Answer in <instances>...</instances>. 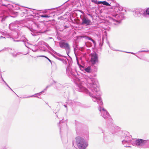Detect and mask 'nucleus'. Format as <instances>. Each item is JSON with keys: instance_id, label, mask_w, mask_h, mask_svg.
<instances>
[{"instance_id": "nucleus-15", "label": "nucleus", "mask_w": 149, "mask_h": 149, "mask_svg": "<svg viewBox=\"0 0 149 149\" xmlns=\"http://www.w3.org/2000/svg\"><path fill=\"white\" fill-rule=\"evenodd\" d=\"M134 12L135 13L134 14V15L135 17H140L141 16L139 8L136 9Z\"/></svg>"}, {"instance_id": "nucleus-18", "label": "nucleus", "mask_w": 149, "mask_h": 149, "mask_svg": "<svg viewBox=\"0 0 149 149\" xmlns=\"http://www.w3.org/2000/svg\"><path fill=\"white\" fill-rule=\"evenodd\" d=\"M123 10V8L120 7H116L115 8V11L119 13Z\"/></svg>"}, {"instance_id": "nucleus-39", "label": "nucleus", "mask_w": 149, "mask_h": 149, "mask_svg": "<svg viewBox=\"0 0 149 149\" xmlns=\"http://www.w3.org/2000/svg\"><path fill=\"white\" fill-rule=\"evenodd\" d=\"M16 54H17V55H19V54H20L21 53H20V52H18V53H16Z\"/></svg>"}, {"instance_id": "nucleus-51", "label": "nucleus", "mask_w": 149, "mask_h": 149, "mask_svg": "<svg viewBox=\"0 0 149 149\" xmlns=\"http://www.w3.org/2000/svg\"><path fill=\"white\" fill-rule=\"evenodd\" d=\"M15 16H12L13 17H15Z\"/></svg>"}, {"instance_id": "nucleus-54", "label": "nucleus", "mask_w": 149, "mask_h": 149, "mask_svg": "<svg viewBox=\"0 0 149 149\" xmlns=\"http://www.w3.org/2000/svg\"><path fill=\"white\" fill-rule=\"evenodd\" d=\"M31 33V34H32H32V33Z\"/></svg>"}, {"instance_id": "nucleus-32", "label": "nucleus", "mask_w": 149, "mask_h": 149, "mask_svg": "<svg viewBox=\"0 0 149 149\" xmlns=\"http://www.w3.org/2000/svg\"><path fill=\"white\" fill-rule=\"evenodd\" d=\"M13 14L15 15L16 16L18 15V13L17 12H14L13 13Z\"/></svg>"}, {"instance_id": "nucleus-35", "label": "nucleus", "mask_w": 149, "mask_h": 149, "mask_svg": "<svg viewBox=\"0 0 149 149\" xmlns=\"http://www.w3.org/2000/svg\"><path fill=\"white\" fill-rule=\"evenodd\" d=\"M95 69L94 70V71L95 72H97V67H95Z\"/></svg>"}, {"instance_id": "nucleus-50", "label": "nucleus", "mask_w": 149, "mask_h": 149, "mask_svg": "<svg viewBox=\"0 0 149 149\" xmlns=\"http://www.w3.org/2000/svg\"><path fill=\"white\" fill-rule=\"evenodd\" d=\"M45 13V12H42V13Z\"/></svg>"}, {"instance_id": "nucleus-10", "label": "nucleus", "mask_w": 149, "mask_h": 149, "mask_svg": "<svg viewBox=\"0 0 149 149\" xmlns=\"http://www.w3.org/2000/svg\"><path fill=\"white\" fill-rule=\"evenodd\" d=\"M20 25V23L19 21H15L9 24V28L10 30H13L15 29H17V28L19 27Z\"/></svg>"}, {"instance_id": "nucleus-38", "label": "nucleus", "mask_w": 149, "mask_h": 149, "mask_svg": "<svg viewBox=\"0 0 149 149\" xmlns=\"http://www.w3.org/2000/svg\"><path fill=\"white\" fill-rule=\"evenodd\" d=\"M31 50L33 52H36V51H37V50H33V49H31Z\"/></svg>"}, {"instance_id": "nucleus-5", "label": "nucleus", "mask_w": 149, "mask_h": 149, "mask_svg": "<svg viewBox=\"0 0 149 149\" xmlns=\"http://www.w3.org/2000/svg\"><path fill=\"white\" fill-rule=\"evenodd\" d=\"M135 142L134 146L141 148H149V139H137L135 140Z\"/></svg>"}, {"instance_id": "nucleus-52", "label": "nucleus", "mask_w": 149, "mask_h": 149, "mask_svg": "<svg viewBox=\"0 0 149 149\" xmlns=\"http://www.w3.org/2000/svg\"><path fill=\"white\" fill-rule=\"evenodd\" d=\"M136 56L138 57V56H137V55H136Z\"/></svg>"}, {"instance_id": "nucleus-40", "label": "nucleus", "mask_w": 149, "mask_h": 149, "mask_svg": "<svg viewBox=\"0 0 149 149\" xmlns=\"http://www.w3.org/2000/svg\"><path fill=\"white\" fill-rule=\"evenodd\" d=\"M77 63H78V64L79 65V67H80V68L81 67H82V66L81 65H79V63H78V62H77Z\"/></svg>"}, {"instance_id": "nucleus-47", "label": "nucleus", "mask_w": 149, "mask_h": 149, "mask_svg": "<svg viewBox=\"0 0 149 149\" xmlns=\"http://www.w3.org/2000/svg\"><path fill=\"white\" fill-rule=\"evenodd\" d=\"M108 1H113V0H107Z\"/></svg>"}, {"instance_id": "nucleus-2", "label": "nucleus", "mask_w": 149, "mask_h": 149, "mask_svg": "<svg viewBox=\"0 0 149 149\" xmlns=\"http://www.w3.org/2000/svg\"><path fill=\"white\" fill-rule=\"evenodd\" d=\"M74 147L79 149H86L88 145V143L82 137L77 136L73 142Z\"/></svg>"}, {"instance_id": "nucleus-6", "label": "nucleus", "mask_w": 149, "mask_h": 149, "mask_svg": "<svg viewBox=\"0 0 149 149\" xmlns=\"http://www.w3.org/2000/svg\"><path fill=\"white\" fill-rule=\"evenodd\" d=\"M59 45L61 48L64 49L66 50L67 54L68 55L70 52V48L68 43L64 41H62L59 43Z\"/></svg>"}, {"instance_id": "nucleus-17", "label": "nucleus", "mask_w": 149, "mask_h": 149, "mask_svg": "<svg viewBox=\"0 0 149 149\" xmlns=\"http://www.w3.org/2000/svg\"><path fill=\"white\" fill-rule=\"evenodd\" d=\"M102 3L103 5H105L106 6H110V4L108 3V2H107V1H99V3Z\"/></svg>"}, {"instance_id": "nucleus-12", "label": "nucleus", "mask_w": 149, "mask_h": 149, "mask_svg": "<svg viewBox=\"0 0 149 149\" xmlns=\"http://www.w3.org/2000/svg\"><path fill=\"white\" fill-rule=\"evenodd\" d=\"M50 86V85H48L47 86H46V87L45 88V89H44V91H42L38 93H36V94L31 95L30 96H28L27 97H26V98L28 97H38V96H39L42 93L44 92V91H46L47 89Z\"/></svg>"}, {"instance_id": "nucleus-23", "label": "nucleus", "mask_w": 149, "mask_h": 149, "mask_svg": "<svg viewBox=\"0 0 149 149\" xmlns=\"http://www.w3.org/2000/svg\"><path fill=\"white\" fill-rule=\"evenodd\" d=\"M91 1L92 2H93V3H95L97 4H100V3H98L99 1L97 2V1L96 0H91Z\"/></svg>"}, {"instance_id": "nucleus-33", "label": "nucleus", "mask_w": 149, "mask_h": 149, "mask_svg": "<svg viewBox=\"0 0 149 149\" xmlns=\"http://www.w3.org/2000/svg\"><path fill=\"white\" fill-rule=\"evenodd\" d=\"M125 52V53H131V54H134V55L135 54L134 53H133V52Z\"/></svg>"}, {"instance_id": "nucleus-46", "label": "nucleus", "mask_w": 149, "mask_h": 149, "mask_svg": "<svg viewBox=\"0 0 149 149\" xmlns=\"http://www.w3.org/2000/svg\"><path fill=\"white\" fill-rule=\"evenodd\" d=\"M15 41H16V42H19V40H15Z\"/></svg>"}, {"instance_id": "nucleus-45", "label": "nucleus", "mask_w": 149, "mask_h": 149, "mask_svg": "<svg viewBox=\"0 0 149 149\" xmlns=\"http://www.w3.org/2000/svg\"><path fill=\"white\" fill-rule=\"evenodd\" d=\"M65 28H68V27H67V26H65Z\"/></svg>"}, {"instance_id": "nucleus-19", "label": "nucleus", "mask_w": 149, "mask_h": 149, "mask_svg": "<svg viewBox=\"0 0 149 149\" xmlns=\"http://www.w3.org/2000/svg\"><path fill=\"white\" fill-rule=\"evenodd\" d=\"M123 10V8L120 7H116L115 8V11L119 13Z\"/></svg>"}, {"instance_id": "nucleus-21", "label": "nucleus", "mask_w": 149, "mask_h": 149, "mask_svg": "<svg viewBox=\"0 0 149 149\" xmlns=\"http://www.w3.org/2000/svg\"><path fill=\"white\" fill-rule=\"evenodd\" d=\"M84 70L86 72L88 73L90 72L91 71V68L90 67H88L87 68H85Z\"/></svg>"}, {"instance_id": "nucleus-16", "label": "nucleus", "mask_w": 149, "mask_h": 149, "mask_svg": "<svg viewBox=\"0 0 149 149\" xmlns=\"http://www.w3.org/2000/svg\"><path fill=\"white\" fill-rule=\"evenodd\" d=\"M77 104L76 102L74 101H72L71 100H69L68 102V104L71 107H72L73 106L76 105Z\"/></svg>"}, {"instance_id": "nucleus-29", "label": "nucleus", "mask_w": 149, "mask_h": 149, "mask_svg": "<svg viewBox=\"0 0 149 149\" xmlns=\"http://www.w3.org/2000/svg\"><path fill=\"white\" fill-rule=\"evenodd\" d=\"M4 83H5V84L13 92H14L15 94V93L14 92V91L11 89V88L4 81Z\"/></svg>"}, {"instance_id": "nucleus-24", "label": "nucleus", "mask_w": 149, "mask_h": 149, "mask_svg": "<svg viewBox=\"0 0 149 149\" xmlns=\"http://www.w3.org/2000/svg\"><path fill=\"white\" fill-rule=\"evenodd\" d=\"M88 39L89 40L93 42V44L95 45V44H96L95 42V41L92 38H89V37L88 38Z\"/></svg>"}, {"instance_id": "nucleus-4", "label": "nucleus", "mask_w": 149, "mask_h": 149, "mask_svg": "<svg viewBox=\"0 0 149 149\" xmlns=\"http://www.w3.org/2000/svg\"><path fill=\"white\" fill-rule=\"evenodd\" d=\"M121 138L124 139L122 141V144L125 147H130V142L132 141V139L129 133L127 132H124V133H122Z\"/></svg>"}, {"instance_id": "nucleus-20", "label": "nucleus", "mask_w": 149, "mask_h": 149, "mask_svg": "<svg viewBox=\"0 0 149 149\" xmlns=\"http://www.w3.org/2000/svg\"><path fill=\"white\" fill-rule=\"evenodd\" d=\"M58 60L61 61H62L64 64H67V61H66V60H65L63 58H58V57H55Z\"/></svg>"}, {"instance_id": "nucleus-1", "label": "nucleus", "mask_w": 149, "mask_h": 149, "mask_svg": "<svg viewBox=\"0 0 149 149\" xmlns=\"http://www.w3.org/2000/svg\"><path fill=\"white\" fill-rule=\"evenodd\" d=\"M85 83L80 79H77L75 81L76 89L79 91L84 92L92 97L94 102H97L99 104L98 109L102 117L105 119L109 118L110 116L109 113L101 106L102 105V99L100 97V91L98 82L94 79L88 78L85 79Z\"/></svg>"}, {"instance_id": "nucleus-31", "label": "nucleus", "mask_w": 149, "mask_h": 149, "mask_svg": "<svg viewBox=\"0 0 149 149\" xmlns=\"http://www.w3.org/2000/svg\"><path fill=\"white\" fill-rule=\"evenodd\" d=\"M22 38H24V39L23 40V41L24 42L26 41L27 40L26 39V38H25L24 37V36H22Z\"/></svg>"}, {"instance_id": "nucleus-9", "label": "nucleus", "mask_w": 149, "mask_h": 149, "mask_svg": "<svg viewBox=\"0 0 149 149\" xmlns=\"http://www.w3.org/2000/svg\"><path fill=\"white\" fill-rule=\"evenodd\" d=\"M91 61L92 65L98 63V56L96 53H94L92 55Z\"/></svg>"}, {"instance_id": "nucleus-44", "label": "nucleus", "mask_w": 149, "mask_h": 149, "mask_svg": "<svg viewBox=\"0 0 149 149\" xmlns=\"http://www.w3.org/2000/svg\"><path fill=\"white\" fill-rule=\"evenodd\" d=\"M0 38H4V37H3V36H1V37H0Z\"/></svg>"}, {"instance_id": "nucleus-11", "label": "nucleus", "mask_w": 149, "mask_h": 149, "mask_svg": "<svg viewBox=\"0 0 149 149\" xmlns=\"http://www.w3.org/2000/svg\"><path fill=\"white\" fill-rule=\"evenodd\" d=\"M39 26L36 23H33L32 24V27L30 29L31 31L36 32L38 30Z\"/></svg>"}, {"instance_id": "nucleus-30", "label": "nucleus", "mask_w": 149, "mask_h": 149, "mask_svg": "<svg viewBox=\"0 0 149 149\" xmlns=\"http://www.w3.org/2000/svg\"><path fill=\"white\" fill-rule=\"evenodd\" d=\"M149 52V50H147V51H146V50H142V51H140L139 52Z\"/></svg>"}, {"instance_id": "nucleus-22", "label": "nucleus", "mask_w": 149, "mask_h": 149, "mask_svg": "<svg viewBox=\"0 0 149 149\" xmlns=\"http://www.w3.org/2000/svg\"><path fill=\"white\" fill-rule=\"evenodd\" d=\"M40 16L41 17L49 18L50 17V16H49L48 15H40Z\"/></svg>"}, {"instance_id": "nucleus-37", "label": "nucleus", "mask_w": 149, "mask_h": 149, "mask_svg": "<svg viewBox=\"0 0 149 149\" xmlns=\"http://www.w3.org/2000/svg\"><path fill=\"white\" fill-rule=\"evenodd\" d=\"M56 54L58 56H61V54Z\"/></svg>"}, {"instance_id": "nucleus-7", "label": "nucleus", "mask_w": 149, "mask_h": 149, "mask_svg": "<svg viewBox=\"0 0 149 149\" xmlns=\"http://www.w3.org/2000/svg\"><path fill=\"white\" fill-rule=\"evenodd\" d=\"M120 130V128L118 126L113 125L111 126L110 128V131L113 134H116L118 132L122 134V133H124V132H122Z\"/></svg>"}, {"instance_id": "nucleus-8", "label": "nucleus", "mask_w": 149, "mask_h": 149, "mask_svg": "<svg viewBox=\"0 0 149 149\" xmlns=\"http://www.w3.org/2000/svg\"><path fill=\"white\" fill-rule=\"evenodd\" d=\"M81 19L82 20L81 25H85L86 26L91 25V21L87 17L83 16L81 18Z\"/></svg>"}, {"instance_id": "nucleus-14", "label": "nucleus", "mask_w": 149, "mask_h": 149, "mask_svg": "<svg viewBox=\"0 0 149 149\" xmlns=\"http://www.w3.org/2000/svg\"><path fill=\"white\" fill-rule=\"evenodd\" d=\"M140 14L142 15L144 17H147L146 12V9H143L141 8H139Z\"/></svg>"}, {"instance_id": "nucleus-13", "label": "nucleus", "mask_w": 149, "mask_h": 149, "mask_svg": "<svg viewBox=\"0 0 149 149\" xmlns=\"http://www.w3.org/2000/svg\"><path fill=\"white\" fill-rule=\"evenodd\" d=\"M66 72L69 74L70 73L72 75H74V71H75V70H72V69L70 67V65L69 64L66 68Z\"/></svg>"}, {"instance_id": "nucleus-43", "label": "nucleus", "mask_w": 149, "mask_h": 149, "mask_svg": "<svg viewBox=\"0 0 149 149\" xmlns=\"http://www.w3.org/2000/svg\"><path fill=\"white\" fill-rule=\"evenodd\" d=\"M88 15H89V16H91V17H92V15H91V14H88Z\"/></svg>"}, {"instance_id": "nucleus-41", "label": "nucleus", "mask_w": 149, "mask_h": 149, "mask_svg": "<svg viewBox=\"0 0 149 149\" xmlns=\"http://www.w3.org/2000/svg\"><path fill=\"white\" fill-rule=\"evenodd\" d=\"M9 5V4H8V5H5V4H3V5L4 6H7Z\"/></svg>"}, {"instance_id": "nucleus-42", "label": "nucleus", "mask_w": 149, "mask_h": 149, "mask_svg": "<svg viewBox=\"0 0 149 149\" xmlns=\"http://www.w3.org/2000/svg\"><path fill=\"white\" fill-rule=\"evenodd\" d=\"M3 149H6V146L4 147Z\"/></svg>"}, {"instance_id": "nucleus-36", "label": "nucleus", "mask_w": 149, "mask_h": 149, "mask_svg": "<svg viewBox=\"0 0 149 149\" xmlns=\"http://www.w3.org/2000/svg\"><path fill=\"white\" fill-rule=\"evenodd\" d=\"M44 43V42L43 41H41V42H39L40 44H43Z\"/></svg>"}, {"instance_id": "nucleus-34", "label": "nucleus", "mask_w": 149, "mask_h": 149, "mask_svg": "<svg viewBox=\"0 0 149 149\" xmlns=\"http://www.w3.org/2000/svg\"><path fill=\"white\" fill-rule=\"evenodd\" d=\"M0 75L1 76V79L4 82V81H4V80L3 78L2 77V75L1 74H0Z\"/></svg>"}, {"instance_id": "nucleus-48", "label": "nucleus", "mask_w": 149, "mask_h": 149, "mask_svg": "<svg viewBox=\"0 0 149 149\" xmlns=\"http://www.w3.org/2000/svg\"><path fill=\"white\" fill-rule=\"evenodd\" d=\"M64 106L65 107H67V106L66 105H64Z\"/></svg>"}, {"instance_id": "nucleus-26", "label": "nucleus", "mask_w": 149, "mask_h": 149, "mask_svg": "<svg viewBox=\"0 0 149 149\" xmlns=\"http://www.w3.org/2000/svg\"><path fill=\"white\" fill-rule=\"evenodd\" d=\"M39 56V57H45V58H46L47 59V60L51 63V60L49 59L48 58H47V57L46 56H43V55H42V56Z\"/></svg>"}, {"instance_id": "nucleus-25", "label": "nucleus", "mask_w": 149, "mask_h": 149, "mask_svg": "<svg viewBox=\"0 0 149 149\" xmlns=\"http://www.w3.org/2000/svg\"><path fill=\"white\" fill-rule=\"evenodd\" d=\"M88 39L89 40L93 42V44L95 45V44H96L95 42V41L92 38H89V37L88 38Z\"/></svg>"}, {"instance_id": "nucleus-49", "label": "nucleus", "mask_w": 149, "mask_h": 149, "mask_svg": "<svg viewBox=\"0 0 149 149\" xmlns=\"http://www.w3.org/2000/svg\"><path fill=\"white\" fill-rule=\"evenodd\" d=\"M61 121H60V122H59L60 123H61Z\"/></svg>"}, {"instance_id": "nucleus-28", "label": "nucleus", "mask_w": 149, "mask_h": 149, "mask_svg": "<svg viewBox=\"0 0 149 149\" xmlns=\"http://www.w3.org/2000/svg\"><path fill=\"white\" fill-rule=\"evenodd\" d=\"M14 57H16L17 56V54H16V53H13L11 54Z\"/></svg>"}, {"instance_id": "nucleus-3", "label": "nucleus", "mask_w": 149, "mask_h": 149, "mask_svg": "<svg viewBox=\"0 0 149 149\" xmlns=\"http://www.w3.org/2000/svg\"><path fill=\"white\" fill-rule=\"evenodd\" d=\"M111 15L112 17H109V21L113 25H116L119 24L120 22V20L124 19V16L122 13L119 14L114 13Z\"/></svg>"}, {"instance_id": "nucleus-53", "label": "nucleus", "mask_w": 149, "mask_h": 149, "mask_svg": "<svg viewBox=\"0 0 149 149\" xmlns=\"http://www.w3.org/2000/svg\"><path fill=\"white\" fill-rule=\"evenodd\" d=\"M61 130V128H60V130Z\"/></svg>"}, {"instance_id": "nucleus-27", "label": "nucleus", "mask_w": 149, "mask_h": 149, "mask_svg": "<svg viewBox=\"0 0 149 149\" xmlns=\"http://www.w3.org/2000/svg\"><path fill=\"white\" fill-rule=\"evenodd\" d=\"M146 12L147 16V15H149V8H148L146 9Z\"/></svg>"}]
</instances>
